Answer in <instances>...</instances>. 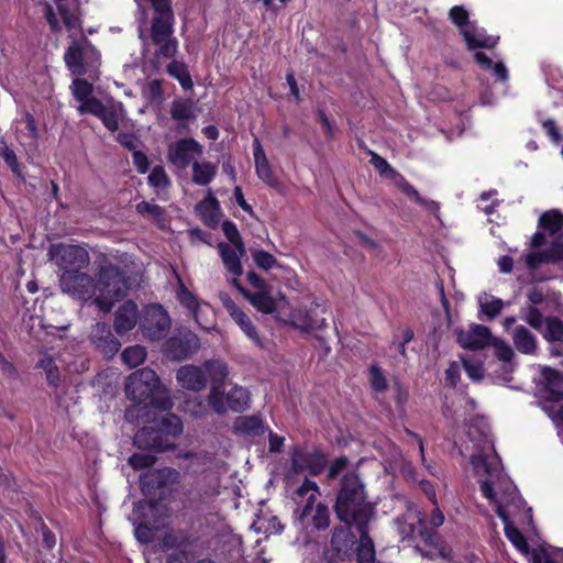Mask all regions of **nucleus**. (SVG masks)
<instances>
[{"mask_svg": "<svg viewBox=\"0 0 563 563\" xmlns=\"http://www.w3.org/2000/svg\"><path fill=\"white\" fill-rule=\"evenodd\" d=\"M354 528L360 534V541L355 551L357 563H373L375 561V548L369 537V523L355 526Z\"/></svg>", "mask_w": 563, "mask_h": 563, "instance_id": "obj_22", "label": "nucleus"}, {"mask_svg": "<svg viewBox=\"0 0 563 563\" xmlns=\"http://www.w3.org/2000/svg\"><path fill=\"white\" fill-rule=\"evenodd\" d=\"M91 340L97 349L107 356H113L121 346V343L111 333L107 323L99 322L93 327L91 331Z\"/></svg>", "mask_w": 563, "mask_h": 563, "instance_id": "obj_17", "label": "nucleus"}, {"mask_svg": "<svg viewBox=\"0 0 563 563\" xmlns=\"http://www.w3.org/2000/svg\"><path fill=\"white\" fill-rule=\"evenodd\" d=\"M449 18L453 24L461 27V31L466 30L465 26L468 24L470 15L463 5H454L451 8Z\"/></svg>", "mask_w": 563, "mask_h": 563, "instance_id": "obj_47", "label": "nucleus"}, {"mask_svg": "<svg viewBox=\"0 0 563 563\" xmlns=\"http://www.w3.org/2000/svg\"><path fill=\"white\" fill-rule=\"evenodd\" d=\"M245 299L262 313H273L276 310V302L268 288L255 292L249 290Z\"/></svg>", "mask_w": 563, "mask_h": 563, "instance_id": "obj_30", "label": "nucleus"}, {"mask_svg": "<svg viewBox=\"0 0 563 563\" xmlns=\"http://www.w3.org/2000/svg\"><path fill=\"white\" fill-rule=\"evenodd\" d=\"M178 84L185 90L191 89L194 85L186 64L180 62H178Z\"/></svg>", "mask_w": 563, "mask_h": 563, "instance_id": "obj_59", "label": "nucleus"}, {"mask_svg": "<svg viewBox=\"0 0 563 563\" xmlns=\"http://www.w3.org/2000/svg\"><path fill=\"white\" fill-rule=\"evenodd\" d=\"M492 332L483 324H475L468 331H461L457 334L459 344L470 351H478L489 345Z\"/></svg>", "mask_w": 563, "mask_h": 563, "instance_id": "obj_15", "label": "nucleus"}, {"mask_svg": "<svg viewBox=\"0 0 563 563\" xmlns=\"http://www.w3.org/2000/svg\"><path fill=\"white\" fill-rule=\"evenodd\" d=\"M333 511L336 519L345 527H335L331 537V544L339 548V540L349 534L347 529L369 523L375 516V504L368 498L366 485L356 471H350L339 479Z\"/></svg>", "mask_w": 563, "mask_h": 563, "instance_id": "obj_3", "label": "nucleus"}, {"mask_svg": "<svg viewBox=\"0 0 563 563\" xmlns=\"http://www.w3.org/2000/svg\"><path fill=\"white\" fill-rule=\"evenodd\" d=\"M208 404L217 413H224L228 410L223 387L211 386L208 395Z\"/></svg>", "mask_w": 563, "mask_h": 563, "instance_id": "obj_41", "label": "nucleus"}, {"mask_svg": "<svg viewBox=\"0 0 563 563\" xmlns=\"http://www.w3.org/2000/svg\"><path fill=\"white\" fill-rule=\"evenodd\" d=\"M481 305V311L485 313L488 319H494L497 317L503 308H504V301L499 298H492L489 301H482L479 300Z\"/></svg>", "mask_w": 563, "mask_h": 563, "instance_id": "obj_50", "label": "nucleus"}, {"mask_svg": "<svg viewBox=\"0 0 563 563\" xmlns=\"http://www.w3.org/2000/svg\"><path fill=\"white\" fill-rule=\"evenodd\" d=\"M121 357L129 367H136L145 361L146 351L140 345L129 346L122 352Z\"/></svg>", "mask_w": 563, "mask_h": 563, "instance_id": "obj_39", "label": "nucleus"}, {"mask_svg": "<svg viewBox=\"0 0 563 563\" xmlns=\"http://www.w3.org/2000/svg\"><path fill=\"white\" fill-rule=\"evenodd\" d=\"M176 475L170 468L151 470L141 476V489L155 500L142 507V520L134 534L141 543H153V551L165 558V563H176V533L173 500L166 493L173 492Z\"/></svg>", "mask_w": 563, "mask_h": 563, "instance_id": "obj_2", "label": "nucleus"}, {"mask_svg": "<svg viewBox=\"0 0 563 563\" xmlns=\"http://www.w3.org/2000/svg\"><path fill=\"white\" fill-rule=\"evenodd\" d=\"M178 382L189 390L200 391L205 389L207 386V379L203 364L201 366L186 365L179 367Z\"/></svg>", "mask_w": 563, "mask_h": 563, "instance_id": "obj_20", "label": "nucleus"}, {"mask_svg": "<svg viewBox=\"0 0 563 563\" xmlns=\"http://www.w3.org/2000/svg\"><path fill=\"white\" fill-rule=\"evenodd\" d=\"M369 383L372 389L376 393H384L388 388L387 379L383 369L376 364H373L369 367Z\"/></svg>", "mask_w": 563, "mask_h": 563, "instance_id": "obj_44", "label": "nucleus"}, {"mask_svg": "<svg viewBox=\"0 0 563 563\" xmlns=\"http://www.w3.org/2000/svg\"><path fill=\"white\" fill-rule=\"evenodd\" d=\"M48 258L63 272L86 269L90 257L86 249L78 245L53 244L48 250Z\"/></svg>", "mask_w": 563, "mask_h": 563, "instance_id": "obj_8", "label": "nucleus"}, {"mask_svg": "<svg viewBox=\"0 0 563 563\" xmlns=\"http://www.w3.org/2000/svg\"><path fill=\"white\" fill-rule=\"evenodd\" d=\"M0 156L8 164V166L12 169V172L18 170V161L15 153L8 146L3 139H0Z\"/></svg>", "mask_w": 563, "mask_h": 563, "instance_id": "obj_53", "label": "nucleus"}, {"mask_svg": "<svg viewBox=\"0 0 563 563\" xmlns=\"http://www.w3.org/2000/svg\"><path fill=\"white\" fill-rule=\"evenodd\" d=\"M136 210L141 214H147L152 217L161 228L165 227L164 210L157 205L142 201L136 205Z\"/></svg>", "mask_w": 563, "mask_h": 563, "instance_id": "obj_42", "label": "nucleus"}, {"mask_svg": "<svg viewBox=\"0 0 563 563\" xmlns=\"http://www.w3.org/2000/svg\"><path fill=\"white\" fill-rule=\"evenodd\" d=\"M200 347V340L190 330L178 327V361L194 355Z\"/></svg>", "mask_w": 563, "mask_h": 563, "instance_id": "obj_28", "label": "nucleus"}, {"mask_svg": "<svg viewBox=\"0 0 563 563\" xmlns=\"http://www.w3.org/2000/svg\"><path fill=\"white\" fill-rule=\"evenodd\" d=\"M223 306L244 334L257 346L263 347V341L251 318L231 298H227Z\"/></svg>", "mask_w": 563, "mask_h": 563, "instance_id": "obj_14", "label": "nucleus"}, {"mask_svg": "<svg viewBox=\"0 0 563 563\" xmlns=\"http://www.w3.org/2000/svg\"><path fill=\"white\" fill-rule=\"evenodd\" d=\"M285 443V438L272 430L268 432V451L271 453H280Z\"/></svg>", "mask_w": 563, "mask_h": 563, "instance_id": "obj_61", "label": "nucleus"}, {"mask_svg": "<svg viewBox=\"0 0 563 563\" xmlns=\"http://www.w3.org/2000/svg\"><path fill=\"white\" fill-rule=\"evenodd\" d=\"M548 263L558 264L563 262V242L553 241L550 246L544 251Z\"/></svg>", "mask_w": 563, "mask_h": 563, "instance_id": "obj_51", "label": "nucleus"}, {"mask_svg": "<svg viewBox=\"0 0 563 563\" xmlns=\"http://www.w3.org/2000/svg\"><path fill=\"white\" fill-rule=\"evenodd\" d=\"M461 378V369L456 362H451L445 369V383L448 386L455 388Z\"/></svg>", "mask_w": 563, "mask_h": 563, "instance_id": "obj_55", "label": "nucleus"}, {"mask_svg": "<svg viewBox=\"0 0 563 563\" xmlns=\"http://www.w3.org/2000/svg\"><path fill=\"white\" fill-rule=\"evenodd\" d=\"M93 86L85 79L76 78L71 84V92L80 102L77 110L80 114L89 113L97 117L110 131L119 129V120L124 115V108L121 102L109 99L107 102L92 97Z\"/></svg>", "mask_w": 563, "mask_h": 563, "instance_id": "obj_4", "label": "nucleus"}, {"mask_svg": "<svg viewBox=\"0 0 563 563\" xmlns=\"http://www.w3.org/2000/svg\"><path fill=\"white\" fill-rule=\"evenodd\" d=\"M178 303L187 311V316L192 318L195 322L207 330L209 327L203 324L201 320V302L198 297L192 294L178 276Z\"/></svg>", "mask_w": 563, "mask_h": 563, "instance_id": "obj_18", "label": "nucleus"}, {"mask_svg": "<svg viewBox=\"0 0 563 563\" xmlns=\"http://www.w3.org/2000/svg\"><path fill=\"white\" fill-rule=\"evenodd\" d=\"M133 164L135 165L139 173L144 174L148 169L147 156L139 151L137 148L132 152Z\"/></svg>", "mask_w": 563, "mask_h": 563, "instance_id": "obj_62", "label": "nucleus"}, {"mask_svg": "<svg viewBox=\"0 0 563 563\" xmlns=\"http://www.w3.org/2000/svg\"><path fill=\"white\" fill-rule=\"evenodd\" d=\"M463 367L467 376L472 380H481L483 378V367L481 364L472 363L467 360H463Z\"/></svg>", "mask_w": 563, "mask_h": 563, "instance_id": "obj_58", "label": "nucleus"}, {"mask_svg": "<svg viewBox=\"0 0 563 563\" xmlns=\"http://www.w3.org/2000/svg\"><path fill=\"white\" fill-rule=\"evenodd\" d=\"M172 325V319L163 306L152 303L144 308L141 318L143 334L153 341H159L167 336Z\"/></svg>", "mask_w": 563, "mask_h": 563, "instance_id": "obj_9", "label": "nucleus"}, {"mask_svg": "<svg viewBox=\"0 0 563 563\" xmlns=\"http://www.w3.org/2000/svg\"><path fill=\"white\" fill-rule=\"evenodd\" d=\"M327 465V455L320 448L309 451L306 446L292 445L289 450V472L296 475L308 473L310 476H319Z\"/></svg>", "mask_w": 563, "mask_h": 563, "instance_id": "obj_7", "label": "nucleus"}, {"mask_svg": "<svg viewBox=\"0 0 563 563\" xmlns=\"http://www.w3.org/2000/svg\"><path fill=\"white\" fill-rule=\"evenodd\" d=\"M252 258L255 265L263 271H269L277 265V258L264 250L252 251Z\"/></svg>", "mask_w": 563, "mask_h": 563, "instance_id": "obj_45", "label": "nucleus"}, {"mask_svg": "<svg viewBox=\"0 0 563 563\" xmlns=\"http://www.w3.org/2000/svg\"><path fill=\"white\" fill-rule=\"evenodd\" d=\"M349 464L350 461L347 456L341 455L339 457H335L328 467V481H333L338 478V476L347 468Z\"/></svg>", "mask_w": 563, "mask_h": 563, "instance_id": "obj_48", "label": "nucleus"}, {"mask_svg": "<svg viewBox=\"0 0 563 563\" xmlns=\"http://www.w3.org/2000/svg\"><path fill=\"white\" fill-rule=\"evenodd\" d=\"M523 320L533 329L540 330L543 322V314L539 308L534 306H529L527 308V312L523 317Z\"/></svg>", "mask_w": 563, "mask_h": 563, "instance_id": "obj_52", "label": "nucleus"}, {"mask_svg": "<svg viewBox=\"0 0 563 563\" xmlns=\"http://www.w3.org/2000/svg\"><path fill=\"white\" fill-rule=\"evenodd\" d=\"M198 208L203 218L205 224L211 228H216L220 222V205L219 201L211 197L198 205Z\"/></svg>", "mask_w": 563, "mask_h": 563, "instance_id": "obj_33", "label": "nucleus"}, {"mask_svg": "<svg viewBox=\"0 0 563 563\" xmlns=\"http://www.w3.org/2000/svg\"><path fill=\"white\" fill-rule=\"evenodd\" d=\"M542 378L545 382V390L548 391V400L559 402L563 400V390L561 386L563 384V375L560 371L544 366L541 369Z\"/></svg>", "mask_w": 563, "mask_h": 563, "instance_id": "obj_24", "label": "nucleus"}, {"mask_svg": "<svg viewBox=\"0 0 563 563\" xmlns=\"http://www.w3.org/2000/svg\"><path fill=\"white\" fill-rule=\"evenodd\" d=\"M148 181L154 187H165L168 180L163 167L155 166L148 176Z\"/></svg>", "mask_w": 563, "mask_h": 563, "instance_id": "obj_56", "label": "nucleus"}, {"mask_svg": "<svg viewBox=\"0 0 563 563\" xmlns=\"http://www.w3.org/2000/svg\"><path fill=\"white\" fill-rule=\"evenodd\" d=\"M319 495V485L308 477H305L301 485L294 492V500L296 503H299L303 498H306V504L303 505V507L300 510H295V514H298V520L301 525H305L306 519L310 516L311 511L313 510L317 497Z\"/></svg>", "mask_w": 563, "mask_h": 563, "instance_id": "obj_13", "label": "nucleus"}, {"mask_svg": "<svg viewBox=\"0 0 563 563\" xmlns=\"http://www.w3.org/2000/svg\"><path fill=\"white\" fill-rule=\"evenodd\" d=\"M156 459L153 454L148 452H139L134 453L129 457L128 463L134 470H141L145 467H150L155 463Z\"/></svg>", "mask_w": 563, "mask_h": 563, "instance_id": "obj_46", "label": "nucleus"}, {"mask_svg": "<svg viewBox=\"0 0 563 563\" xmlns=\"http://www.w3.org/2000/svg\"><path fill=\"white\" fill-rule=\"evenodd\" d=\"M203 153V146L192 137L178 139V168L192 165Z\"/></svg>", "mask_w": 563, "mask_h": 563, "instance_id": "obj_23", "label": "nucleus"}, {"mask_svg": "<svg viewBox=\"0 0 563 563\" xmlns=\"http://www.w3.org/2000/svg\"><path fill=\"white\" fill-rule=\"evenodd\" d=\"M290 324L292 328L309 333L317 329L327 327L324 318H318L316 309H298L291 313Z\"/></svg>", "mask_w": 563, "mask_h": 563, "instance_id": "obj_19", "label": "nucleus"}, {"mask_svg": "<svg viewBox=\"0 0 563 563\" xmlns=\"http://www.w3.org/2000/svg\"><path fill=\"white\" fill-rule=\"evenodd\" d=\"M64 60L73 75L97 78L100 54L88 38L74 41L65 52Z\"/></svg>", "mask_w": 563, "mask_h": 563, "instance_id": "obj_6", "label": "nucleus"}, {"mask_svg": "<svg viewBox=\"0 0 563 563\" xmlns=\"http://www.w3.org/2000/svg\"><path fill=\"white\" fill-rule=\"evenodd\" d=\"M59 286L63 292L79 300L90 298L93 291H96L93 278L84 269L63 272L59 278Z\"/></svg>", "mask_w": 563, "mask_h": 563, "instance_id": "obj_12", "label": "nucleus"}, {"mask_svg": "<svg viewBox=\"0 0 563 563\" xmlns=\"http://www.w3.org/2000/svg\"><path fill=\"white\" fill-rule=\"evenodd\" d=\"M505 536L512 543V545L523 554L530 553V545L521 531L511 522H507L504 528Z\"/></svg>", "mask_w": 563, "mask_h": 563, "instance_id": "obj_36", "label": "nucleus"}, {"mask_svg": "<svg viewBox=\"0 0 563 563\" xmlns=\"http://www.w3.org/2000/svg\"><path fill=\"white\" fill-rule=\"evenodd\" d=\"M222 231L230 243L236 247L241 253L245 252L243 239L238 230L236 224L231 220H224L222 223Z\"/></svg>", "mask_w": 563, "mask_h": 563, "instance_id": "obj_40", "label": "nucleus"}, {"mask_svg": "<svg viewBox=\"0 0 563 563\" xmlns=\"http://www.w3.org/2000/svg\"><path fill=\"white\" fill-rule=\"evenodd\" d=\"M543 129L545 130L547 134L551 137V140L554 143H559L562 140V135L560 133L559 128L556 126V123L552 119H548L542 123Z\"/></svg>", "mask_w": 563, "mask_h": 563, "instance_id": "obj_63", "label": "nucleus"}, {"mask_svg": "<svg viewBox=\"0 0 563 563\" xmlns=\"http://www.w3.org/2000/svg\"><path fill=\"white\" fill-rule=\"evenodd\" d=\"M217 165L211 162L192 163V181L199 186L209 185L217 175Z\"/></svg>", "mask_w": 563, "mask_h": 563, "instance_id": "obj_31", "label": "nucleus"}, {"mask_svg": "<svg viewBox=\"0 0 563 563\" xmlns=\"http://www.w3.org/2000/svg\"><path fill=\"white\" fill-rule=\"evenodd\" d=\"M238 429L247 435H261L265 432V426L258 416H246L240 418Z\"/></svg>", "mask_w": 563, "mask_h": 563, "instance_id": "obj_34", "label": "nucleus"}, {"mask_svg": "<svg viewBox=\"0 0 563 563\" xmlns=\"http://www.w3.org/2000/svg\"><path fill=\"white\" fill-rule=\"evenodd\" d=\"M543 263H548L544 251L530 252L526 257V264L530 271L537 269Z\"/></svg>", "mask_w": 563, "mask_h": 563, "instance_id": "obj_57", "label": "nucleus"}, {"mask_svg": "<svg viewBox=\"0 0 563 563\" xmlns=\"http://www.w3.org/2000/svg\"><path fill=\"white\" fill-rule=\"evenodd\" d=\"M515 347L522 354L536 355L538 342L534 334L523 325H517L512 333Z\"/></svg>", "mask_w": 563, "mask_h": 563, "instance_id": "obj_26", "label": "nucleus"}, {"mask_svg": "<svg viewBox=\"0 0 563 563\" xmlns=\"http://www.w3.org/2000/svg\"><path fill=\"white\" fill-rule=\"evenodd\" d=\"M40 366L46 372V378L49 385H57L59 382L58 367L54 365L52 357L44 356L40 361Z\"/></svg>", "mask_w": 563, "mask_h": 563, "instance_id": "obj_49", "label": "nucleus"}, {"mask_svg": "<svg viewBox=\"0 0 563 563\" xmlns=\"http://www.w3.org/2000/svg\"><path fill=\"white\" fill-rule=\"evenodd\" d=\"M115 139L123 147L131 152L137 148L139 140L134 134L120 132Z\"/></svg>", "mask_w": 563, "mask_h": 563, "instance_id": "obj_60", "label": "nucleus"}, {"mask_svg": "<svg viewBox=\"0 0 563 563\" xmlns=\"http://www.w3.org/2000/svg\"><path fill=\"white\" fill-rule=\"evenodd\" d=\"M173 11L166 10L156 14L152 23V38L159 47V54L165 57H173L176 54V42L173 35Z\"/></svg>", "mask_w": 563, "mask_h": 563, "instance_id": "obj_11", "label": "nucleus"}, {"mask_svg": "<svg viewBox=\"0 0 563 563\" xmlns=\"http://www.w3.org/2000/svg\"><path fill=\"white\" fill-rule=\"evenodd\" d=\"M419 536L424 544L434 549H439L441 556L446 558L444 548L441 547L442 540L438 531L432 527L429 528L424 526L421 520L419 521Z\"/></svg>", "mask_w": 563, "mask_h": 563, "instance_id": "obj_38", "label": "nucleus"}, {"mask_svg": "<svg viewBox=\"0 0 563 563\" xmlns=\"http://www.w3.org/2000/svg\"><path fill=\"white\" fill-rule=\"evenodd\" d=\"M220 256L225 268L235 277H239L243 274V266L241 263V256L244 253H241L236 247H232L227 243H219L218 245Z\"/></svg>", "mask_w": 563, "mask_h": 563, "instance_id": "obj_27", "label": "nucleus"}, {"mask_svg": "<svg viewBox=\"0 0 563 563\" xmlns=\"http://www.w3.org/2000/svg\"><path fill=\"white\" fill-rule=\"evenodd\" d=\"M531 563H558L544 550H533Z\"/></svg>", "mask_w": 563, "mask_h": 563, "instance_id": "obj_64", "label": "nucleus"}, {"mask_svg": "<svg viewBox=\"0 0 563 563\" xmlns=\"http://www.w3.org/2000/svg\"><path fill=\"white\" fill-rule=\"evenodd\" d=\"M95 264L97 265L96 291L99 292L95 303L100 310L108 312L115 301L125 297L129 289L128 280L123 271L104 255L99 256Z\"/></svg>", "mask_w": 563, "mask_h": 563, "instance_id": "obj_5", "label": "nucleus"}, {"mask_svg": "<svg viewBox=\"0 0 563 563\" xmlns=\"http://www.w3.org/2000/svg\"><path fill=\"white\" fill-rule=\"evenodd\" d=\"M371 164L379 173L380 176L391 179L395 186L411 201L423 207L428 205H437L434 201H428L427 199L422 198L419 191L405 178V176L391 167V165L380 155L372 153Z\"/></svg>", "mask_w": 563, "mask_h": 563, "instance_id": "obj_10", "label": "nucleus"}, {"mask_svg": "<svg viewBox=\"0 0 563 563\" xmlns=\"http://www.w3.org/2000/svg\"><path fill=\"white\" fill-rule=\"evenodd\" d=\"M139 318L137 306L133 301H125L115 312L114 330L118 334L131 331Z\"/></svg>", "mask_w": 563, "mask_h": 563, "instance_id": "obj_21", "label": "nucleus"}, {"mask_svg": "<svg viewBox=\"0 0 563 563\" xmlns=\"http://www.w3.org/2000/svg\"><path fill=\"white\" fill-rule=\"evenodd\" d=\"M203 368L206 379L210 380L211 386L224 387L230 371L228 364L223 360H207L203 362Z\"/></svg>", "mask_w": 563, "mask_h": 563, "instance_id": "obj_25", "label": "nucleus"}, {"mask_svg": "<svg viewBox=\"0 0 563 563\" xmlns=\"http://www.w3.org/2000/svg\"><path fill=\"white\" fill-rule=\"evenodd\" d=\"M539 227L550 235L559 233L563 229V213L558 209L543 212L539 218Z\"/></svg>", "mask_w": 563, "mask_h": 563, "instance_id": "obj_32", "label": "nucleus"}, {"mask_svg": "<svg viewBox=\"0 0 563 563\" xmlns=\"http://www.w3.org/2000/svg\"><path fill=\"white\" fill-rule=\"evenodd\" d=\"M463 38L468 47V49H475V48H494L497 40L481 35L477 36L475 33L471 32L470 30H462Z\"/></svg>", "mask_w": 563, "mask_h": 563, "instance_id": "obj_37", "label": "nucleus"}, {"mask_svg": "<svg viewBox=\"0 0 563 563\" xmlns=\"http://www.w3.org/2000/svg\"><path fill=\"white\" fill-rule=\"evenodd\" d=\"M253 155L255 162V172L257 177L273 189L280 190L283 184L274 174L272 166L264 153V150L257 139L254 141Z\"/></svg>", "mask_w": 563, "mask_h": 563, "instance_id": "obj_16", "label": "nucleus"}, {"mask_svg": "<svg viewBox=\"0 0 563 563\" xmlns=\"http://www.w3.org/2000/svg\"><path fill=\"white\" fill-rule=\"evenodd\" d=\"M311 521L313 528L317 530L327 529L330 526V511L328 506L322 503L317 504Z\"/></svg>", "mask_w": 563, "mask_h": 563, "instance_id": "obj_43", "label": "nucleus"}, {"mask_svg": "<svg viewBox=\"0 0 563 563\" xmlns=\"http://www.w3.org/2000/svg\"><path fill=\"white\" fill-rule=\"evenodd\" d=\"M543 338L550 343L563 342V321L559 317H548L545 319Z\"/></svg>", "mask_w": 563, "mask_h": 563, "instance_id": "obj_35", "label": "nucleus"}, {"mask_svg": "<svg viewBox=\"0 0 563 563\" xmlns=\"http://www.w3.org/2000/svg\"><path fill=\"white\" fill-rule=\"evenodd\" d=\"M228 409L234 412H244L250 407V393L241 386H233L225 395Z\"/></svg>", "mask_w": 563, "mask_h": 563, "instance_id": "obj_29", "label": "nucleus"}, {"mask_svg": "<svg viewBox=\"0 0 563 563\" xmlns=\"http://www.w3.org/2000/svg\"><path fill=\"white\" fill-rule=\"evenodd\" d=\"M393 390H394V400H395L398 409H404L406 402L408 401V397H409L408 389L399 380H396L393 385Z\"/></svg>", "mask_w": 563, "mask_h": 563, "instance_id": "obj_54", "label": "nucleus"}, {"mask_svg": "<svg viewBox=\"0 0 563 563\" xmlns=\"http://www.w3.org/2000/svg\"><path fill=\"white\" fill-rule=\"evenodd\" d=\"M124 389L133 401L124 412L128 421L143 419L148 422L153 412L152 424L135 433L134 444L140 449L157 451L173 448L176 439L175 416L170 412L173 400L157 374L148 367L137 369L128 376Z\"/></svg>", "mask_w": 563, "mask_h": 563, "instance_id": "obj_1", "label": "nucleus"}]
</instances>
